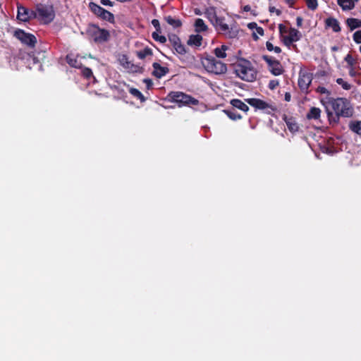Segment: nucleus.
<instances>
[{
  "label": "nucleus",
  "instance_id": "obj_1",
  "mask_svg": "<svg viewBox=\"0 0 361 361\" xmlns=\"http://www.w3.org/2000/svg\"><path fill=\"white\" fill-rule=\"evenodd\" d=\"M326 111L329 118L335 114L337 116L350 117L353 109L349 102L343 98L329 99L325 104Z\"/></svg>",
  "mask_w": 361,
  "mask_h": 361
},
{
  "label": "nucleus",
  "instance_id": "obj_2",
  "mask_svg": "<svg viewBox=\"0 0 361 361\" xmlns=\"http://www.w3.org/2000/svg\"><path fill=\"white\" fill-rule=\"evenodd\" d=\"M37 38L35 35L24 32V54L26 53V63L29 69H32V65H37L40 63L39 55L40 52L32 50L37 44Z\"/></svg>",
  "mask_w": 361,
  "mask_h": 361
},
{
  "label": "nucleus",
  "instance_id": "obj_3",
  "mask_svg": "<svg viewBox=\"0 0 361 361\" xmlns=\"http://www.w3.org/2000/svg\"><path fill=\"white\" fill-rule=\"evenodd\" d=\"M235 71L241 79L245 81L252 82L257 77V71L252 67L251 63L247 60L240 61L235 65Z\"/></svg>",
  "mask_w": 361,
  "mask_h": 361
},
{
  "label": "nucleus",
  "instance_id": "obj_4",
  "mask_svg": "<svg viewBox=\"0 0 361 361\" xmlns=\"http://www.w3.org/2000/svg\"><path fill=\"white\" fill-rule=\"evenodd\" d=\"M202 63L207 71L215 74L224 73L227 70L226 66L224 63L216 61L213 57L204 59Z\"/></svg>",
  "mask_w": 361,
  "mask_h": 361
},
{
  "label": "nucleus",
  "instance_id": "obj_5",
  "mask_svg": "<svg viewBox=\"0 0 361 361\" xmlns=\"http://www.w3.org/2000/svg\"><path fill=\"white\" fill-rule=\"evenodd\" d=\"M89 35L96 42H104L109 37V33L104 29H101L96 25H90L87 29Z\"/></svg>",
  "mask_w": 361,
  "mask_h": 361
},
{
  "label": "nucleus",
  "instance_id": "obj_6",
  "mask_svg": "<svg viewBox=\"0 0 361 361\" xmlns=\"http://www.w3.org/2000/svg\"><path fill=\"white\" fill-rule=\"evenodd\" d=\"M38 13L41 20L44 23H50L55 16L53 7L49 5H42L38 8Z\"/></svg>",
  "mask_w": 361,
  "mask_h": 361
},
{
  "label": "nucleus",
  "instance_id": "obj_7",
  "mask_svg": "<svg viewBox=\"0 0 361 361\" xmlns=\"http://www.w3.org/2000/svg\"><path fill=\"white\" fill-rule=\"evenodd\" d=\"M169 97L172 100L178 103H183L186 104H197V100L180 92H172L169 94Z\"/></svg>",
  "mask_w": 361,
  "mask_h": 361
},
{
  "label": "nucleus",
  "instance_id": "obj_8",
  "mask_svg": "<svg viewBox=\"0 0 361 361\" xmlns=\"http://www.w3.org/2000/svg\"><path fill=\"white\" fill-rule=\"evenodd\" d=\"M216 27H219L221 31L226 32V34L229 38L235 37L238 35V31L233 30V27L229 30L228 25L224 23V18H218L213 24Z\"/></svg>",
  "mask_w": 361,
  "mask_h": 361
},
{
  "label": "nucleus",
  "instance_id": "obj_9",
  "mask_svg": "<svg viewBox=\"0 0 361 361\" xmlns=\"http://www.w3.org/2000/svg\"><path fill=\"white\" fill-rule=\"evenodd\" d=\"M89 6L91 11L97 16L109 21H113L114 16L111 13L106 11L94 3H90Z\"/></svg>",
  "mask_w": 361,
  "mask_h": 361
},
{
  "label": "nucleus",
  "instance_id": "obj_10",
  "mask_svg": "<svg viewBox=\"0 0 361 361\" xmlns=\"http://www.w3.org/2000/svg\"><path fill=\"white\" fill-rule=\"evenodd\" d=\"M312 80V75L306 71H300L298 78V85L302 91H306Z\"/></svg>",
  "mask_w": 361,
  "mask_h": 361
},
{
  "label": "nucleus",
  "instance_id": "obj_11",
  "mask_svg": "<svg viewBox=\"0 0 361 361\" xmlns=\"http://www.w3.org/2000/svg\"><path fill=\"white\" fill-rule=\"evenodd\" d=\"M246 102L252 106L258 109H265L269 107V104L265 102L256 98L247 99Z\"/></svg>",
  "mask_w": 361,
  "mask_h": 361
},
{
  "label": "nucleus",
  "instance_id": "obj_12",
  "mask_svg": "<svg viewBox=\"0 0 361 361\" xmlns=\"http://www.w3.org/2000/svg\"><path fill=\"white\" fill-rule=\"evenodd\" d=\"M153 68H154L153 75L158 78L163 77L169 72L168 68L161 66L158 63H154Z\"/></svg>",
  "mask_w": 361,
  "mask_h": 361
},
{
  "label": "nucleus",
  "instance_id": "obj_13",
  "mask_svg": "<svg viewBox=\"0 0 361 361\" xmlns=\"http://www.w3.org/2000/svg\"><path fill=\"white\" fill-rule=\"evenodd\" d=\"M300 39L299 32L294 28L289 30L288 36L285 37L284 41L286 44H290L293 42H297Z\"/></svg>",
  "mask_w": 361,
  "mask_h": 361
},
{
  "label": "nucleus",
  "instance_id": "obj_14",
  "mask_svg": "<svg viewBox=\"0 0 361 361\" xmlns=\"http://www.w3.org/2000/svg\"><path fill=\"white\" fill-rule=\"evenodd\" d=\"M358 0H337L338 4L343 10H351L355 7V3Z\"/></svg>",
  "mask_w": 361,
  "mask_h": 361
},
{
  "label": "nucleus",
  "instance_id": "obj_15",
  "mask_svg": "<svg viewBox=\"0 0 361 361\" xmlns=\"http://www.w3.org/2000/svg\"><path fill=\"white\" fill-rule=\"evenodd\" d=\"M269 71L274 75H281L283 72V67L278 61L271 64Z\"/></svg>",
  "mask_w": 361,
  "mask_h": 361
},
{
  "label": "nucleus",
  "instance_id": "obj_16",
  "mask_svg": "<svg viewBox=\"0 0 361 361\" xmlns=\"http://www.w3.org/2000/svg\"><path fill=\"white\" fill-rule=\"evenodd\" d=\"M326 26L332 28L334 32H339L341 30V27L339 26L338 22L336 19L333 18H329L326 20Z\"/></svg>",
  "mask_w": 361,
  "mask_h": 361
},
{
  "label": "nucleus",
  "instance_id": "obj_17",
  "mask_svg": "<svg viewBox=\"0 0 361 361\" xmlns=\"http://www.w3.org/2000/svg\"><path fill=\"white\" fill-rule=\"evenodd\" d=\"M202 37L200 35H191L188 40V44L199 47L202 44Z\"/></svg>",
  "mask_w": 361,
  "mask_h": 361
},
{
  "label": "nucleus",
  "instance_id": "obj_18",
  "mask_svg": "<svg viewBox=\"0 0 361 361\" xmlns=\"http://www.w3.org/2000/svg\"><path fill=\"white\" fill-rule=\"evenodd\" d=\"M231 104L233 105V106L245 112L247 111L249 109L248 106L240 99H233L231 100Z\"/></svg>",
  "mask_w": 361,
  "mask_h": 361
},
{
  "label": "nucleus",
  "instance_id": "obj_19",
  "mask_svg": "<svg viewBox=\"0 0 361 361\" xmlns=\"http://www.w3.org/2000/svg\"><path fill=\"white\" fill-rule=\"evenodd\" d=\"M205 14L212 24H214V21L219 18L215 8L213 7L207 8L205 11Z\"/></svg>",
  "mask_w": 361,
  "mask_h": 361
},
{
  "label": "nucleus",
  "instance_id": "obj_20",
  "mask_svg": "<svg viewBox=\"0 0 361 361\" xmlns=\"http://www.w3.org/2000/svg\"><path fill=\"white\" fill-rule=\"evenodd\" d=\"M321 110L317 107H312L307 114L308 119H318L320 116Z\"/></svg>",
  "mask_w": 361,
  "mask_h": 361
},
{
  "label": "nucleus",
  "instance_id": "obj_21",
  "mask_svg": "<svg viewBox=\"0 0 361 361\" xmlns=\"http://www.w3.org/2000/svg\"><path fill=\"white\" fill-rule=\"evenodd\" d=\"M228 47L226 45H222L221 47L216 48L214 49V54L216 57L224 59L226 57V50H228Z\"/></svg>",
  "mask_w": 361,
  "mask_h": 361
},
{
  "label": "nucleus",
  "instance_id": "obj_22",
  "mask_svg": "<svg viewBox=\"0 0 361 361\" xmlns=\"http://www.w3.org/2000/svg\"><path fill=\"white\" fill-rule=\"evenodd\" d=\"M195 27L197 32L205 31L207 29V26L201 18H197L195 20Z\"/></svg>",
  "mask_w": 361,
  "mask_h": 361
},
{
  "label": "nucleus",
  "instance_id": "obj_23",
  "mask_svg": "<svg viewBox=\"0 0 361 361\" xmlns=\"http://www.w3.org/2000/svg\"><path fill=\"white\" fill-rule=\"evenodd\" d=\"M347 24L351 30L361 27V20L357 18H348Z\"/></svg>",
  "mask_w": 361,
  "mask_h": 361
},
{
  "label": "nucleus",
  "instance_id": "obj_24",
  "mask_svg": "<svg viewBox=\"0 0 361 361\" xmlns=\"http://www.w3.org/2000/svg\"><path fill=\"white\" fill-rule=\"evenodd\" d=\"M166 21L173 27H178L181 25V22L178 19L173 18L171 16L165 18Z\"/></svg>",
  "mask_w": 361,
  "mask_h": 361
},
{
  "label": "nucleus",
  "instance_id": "obj_25",
  "mask_svg": "<svg viewBox=\"0 0 361 361\" xmlns=\"http://www.w3.org/2000/svg\"><path fill=\"white\" fill-rule=\"evenodd\" d=\"M350 128L358 135H361V121L352 122Z\"/></svg>",
  "mask_w": 361,
  "mask_h": 361
},
{
  "label": "nucleus",
  "instance_id": "obj_26",
  "mask_svg": "<svg viewBox=\"0 0 361 361\" xmlns=\"http://www.w3.org/2000/svg\"><path fill=\"white\" fill-rule=\"evenodd\" d=\"M152 54V51L149 48H145L144 49L137 52V56L141 59H143L148 56H151Z\"/></svg>",
  "mask_w": 361,
  "mask_h": 361
},
{
  "label": "nucleus",
  "instance_id": "obj_27",
  "mask_svg": "<svg viewBox=\"0 0 361 361\" xmlns=\"http://www.w3.org/2000/svg\"><path fill=\"white\" fill-rule=\"evenodd\" d=\"M129 92L132 95L138 98L141 102H144L145 100L143 94L137 89L132 87L129 90Z\"/></svg>",
  "mask_w": 361,
  "mask_h": 361
},
{
  "label": "nucleus",
  "instance_id": "obj_28",
  "mask_svg": "<svg viewBox=\"0 0 361 361\" xmlns=\"http://www.w3.org/2000/svg\"><path fill=\"white\" fill-rule=\"evenodd\" d=\"M36 16L35 13L33 11H29L24 8V22L29 20Z\"/></svg>",
  "mask_w": 361,
  "mask_h": 361
},
{
  "label": "nucleus",
  "instance_id": "obj_29",
  "mask_svg": "<svg viewBox=\"0 0 361 361\" xmlns=\"http://www.w3.org/2000/svg\"><path fill=\"white\" fill-rule=\"evenodd\" d=\"M267 49L269 51H274L276 53H280L281 51V49L279 47H274L271 42H267L266 44Z\"/></svg>",
  "mask_w": 361,
  "mask_h": 361
},
{
  "label": "nucleus",
  "instance_id": "obj_30",
  "mask_svg": "<svg viewBox=\"0 0 361 361\" xmlns=\"http://www.w3.org/2000/svg\"><path fill=\"white\" fill-rule=\"evenodd\" d=\"M224 113L232 120H237L241 118V116L240 114H236L235 112L228 110H225Z\"/></svg>",
  "mask_w": 361,
  "mask_h": 361
},
{
  "label": "nucleus",
  "instance_id": "obj_31",
  "mask_svg": "<svg viewBox=\"0 0 361 361\" xmlns=\"http://www.w3.org/2000/svg\"><path fill=\"white\" fill-rule=\"evenodd\" d=\"M305 1L310 9L315 10L318 6L317 0H305Z\"/></svg>",
  "mask_w": 361,
  "mask_h": 361
},
{
  "label": "nucleus",
  "instance_id": "obj_32",
  "mask_svg": "<svg viewBox=\"0 0 361 361\" xmlns=\"http://www.w3.org/2000/svg\"><path fill=\"white\" fill-rule=\"evenodd\" d=\"M152 37L154 39L161 43H164L166 42V38L164 36L159 35L157 32H153Z\"/></svg>",
  "mask_w": 361,
  "mask_h": 361
},
{
  "label": "nucleus",
  "instance_id": "obj_33",
  "mask_svg": "<svg viewBox=\"0 0 361 361\" xmlns=\"http://www.w3.org/2000/svg\"><path fill=\"white\" fill-rule=\"evenodd\" d=\"M264 35V30L261 27H257L256 30L253 31L252 36L255 39L259 38V36H262Z\"/></svg>",
  "mask_w": 361,
  "mask_h": 361
},
{
  "label": "nucleus",
  "instance_id": "obj_34",
  "mask_svg": "<svg viewBox=\"0 0 361 361\" xmlns=\"http://www.w3.org/2000/svg\"><path fill=\"white\" fill-rule=\"evenodd\" d=\"M173 48L176 50V51L179 54H185L186 53V49L181 43H179Z\"/></svg>",
  "mask_w": 361,
  "mask_h": 361
},
{
  "label": "nucleus",
  "instance_id": "obj_35",
  "mask_svg": "<svg viewBox=\"0 0 361 361\" xmlns=\"http://www.w3.org/2000/svg\"><path fill=\"white\" fill-rule=\"evenodd\" d=\"M169 41L172 44L173 47L178 45L179 43H180V39L176 35L171 36L169 37Z\"/></svg>",
  "mask_w": 361,
  "mask_h": 361
},
{
  "label": "nucleus",
  "instance_id": "obj_36",
  "mask_svg": "<svg viewBox=\"0 0 361 361\" xmlns=\"http://www.w3.org/2000/svg\"><path fill=\"white\" fill-rule=\"evenodd\" d=\"M13 36L20 41L23 42V30L17 29L13 32Z\"/></svg>",
  "mask_w": 361,
  "mask_h": 361
},
{
  "label": "nucleus",
  "instance_id": "obj_37",
  "mask_svg": "<svg viewBox=\"0 0 361 361\" xmlns=\"http://www.w3.org/2000/svg\"><path fill=\"white\" fill-rule=\"evenodd\" d=\"M336 82L338 84L341 85L343 87V89H350V85L348 82H345L342 78H338Z\"/></svg>",
  "mask_w": 361,
  "mask_h": 361
},
{
  "label": "nucleus",
  "instance_id": "obj_38",
  "mask_svg": "<svg viewBox=\"0 0 361 361\" xmlns=\"http://www.w3.org/2000/svg\"><path fill=\"white\" fill-rule=\"evenodd\" d=\"M353 39L357 44L361 43V30L356 31L353 35Z\"/></svg>",
  "mask_w": 361,
  "mask_h": 361
},
{
  "label": "nucleus",
  "instance_id": "obj_39",
  "mask_svg": "<svg viewBox=\"0 0 361 361\" xmlns=\"http://www.w3.org/2000/svg\"><path fill=\"white\" fill-rule=\"evenodd\" d=\"M279 81L276 80H271L269 83V87L271 89V90H274L275 89L278 85H279Z\"/></svg>",
  "mask_w": 361,
  "mask_h": 361
},
{
  "label": "nucleus",
  "instance_id": "obj_40",
  "mask_svg": "<svg viewBox=\"0 0 361 361\" xmlns=\"http://www.w3.org/2000/svg\"><path fill=\"white\" fill-rule=\"evenodd\" d=\"M287 125L288 126L289 130L291 131H296L298 130V127L297 124L295 123L287 122Z\"/></svg>",
  "mask_w": 361,
  "mask_h": 361
},
{
  "label": "nucleus",
  "instance_id": "obj_41",
  "mask_svg": "<svg viewBox=\"0 0 361 361\" xmlns=\"http://www.w3.org/2000/svg\"><path fill=\"white\" fill-rule=\"evenodd\" d=\"M23 9V6L22 5H18V14H17V18L20 20V21H23V13L20 12V10Z\"/></svg>",
  "mask_w": 361,
  "mask_h": 361
},
{
  "label": "nucleus",
  "instance_id": "obj_42",
  "mask_svg": "<svg viewBox=\"0 0 361 361\" xmlns=\"http://www.w3.org/2000/svg\"><path fill=\"white\" fill-rule=\"evenodd\" d=\"M263 59L264 60L268 63L269 65V68H270L271 66V64L274 62H276V61L275 60H272L270 57L267 56H263Z\"/></svg>",
  "mask_w": 361,
  "mask_h": 361
},
{
  "label": "nucleus",
  "instance_id": "obj_43",
  "mask_svg": "<svg viewBox=\"0 0 361 361\" xmlns=\"http://www.w3.org/2000/svg\"><path fill=\"white\" fill-rule=\"evenodd\" d=\"M82 73H83V75H84L86 78H89L90 76H91V75H92V71H91L90 68H85V69L82 71Z\"/></svg>",
  "mask_w": 361,
  "mask_h": 361
},
{
  "label": "nucleus",
  "instance_id": "obj_44",
  "mask_svg": "<svg viewBox=\"0 0 361 361\" xmlns=\"http://www.w3.org/2000/svg\"><path fill=\"white\" fill-rule=\"evenodd\" d=\"M143 81L146 84L147 87L148 89H149L153 85V82H152V80H150V79H145Z\"/></svg>",
  "mask_w": 361,
  "mask_h": 361
},
{
  "label": "nucleus",
  "instance_id": "obj_45",
  "mask_svg": "<svg viewBox=\"0 0 361 361\" xmlns=\"http://www.w3.org/2000/svg\"><path fill=\"white\" fill-rule=\"evenodd\" d=\"M100 1L104 6H113V3L110 0H100Z\"/></svg>",
  "mask_w": 361,
  "mask_h": 361
},
{
  "label": "nucleus",
  "instance_id": "obj_46",
  "mask_svg": "<svg viewBox=\"0 0 361 361\" xmlns=\"http://www.w3.org/2000/svg\"><path fill=\"white\" fill-rule=\"evenodd\" d=\"M247 27L250 29V30H252L253 31L255 30H256V28L258 27L257 23H250L247 25Z\"/></svg>",
  "mask_w": 361,
  "mask_h": 361
},
{
  "label": "nucleus",
  "instance_id": "obj_47",
  "mask_svg": "<svg viewBox=\"0 0 361 361\" xmlns=\"http://www.w3.org/2000/svg\"><path fill=\"white\" fill-rule=\"evenodd\" d=\"M345 60L350 64V65H352L353 64V59L352 58V56L349 54H348L345 58Z\"/></svg>",
  "mask_w": 361,
  "mask_h": 361
},
{
  "label": "nucleus",
  "instance_id": "obj_48",
  "mask_svg": "<svg viewBox=\"0 0 361 361\" xmlns=\"http://www.w3.org/2000/svg\"><path fill=\"white\" fill-rule=\"evenodd\" d=\"M317 92L322 94L328 93V90L324 87H319L317 88Z\"/></svg>",
  "mask_w": 361,
  "mask_h": 361
},
{
  "label": "nucleus",
  "instance_id": "obj_49",
  "mask_svg": "<svg viewBox=\"0 0 361 361\" xmlns=\"http://www.w3.org/2000/svg\"><path fill=\"white\" fill-rule=\"evenodd\" d=\"M297 25L298 27H300L302 26V18L301 17H298L297 19Z\"/></svg>",
  "mask_w": 361,
  "mask_h": 361
},
{
  "label": "nucleus",
  "instance_id": "obj_50",
  "mask_svg": "<svg viewBox=\"0 0 361 361\" xmlns=\"http://www.w3.org/2000/svg\"><path fill=\"white\" fill-rule=\"evenodd\" d=\"M152 25L155 27H159V22L158 20H153L152 22Z\"/></svg>",
  "mask_w": 361,
  "mask_h": 361
},
{
  "label": "nucleus",
  "instance_id": "obj_51",
  "mask_svg": "<svg viewBox=\"0 0 361 361\" xmlns=\"http://www.w3.org/2000/svg\"><path fill=\"white\" fill-rule=\"evenodd\" d=\"M290 97H290V93L286 92V94H285V99H286V101L289 102L290 100Z\"/></svg>",
  "mask_w": 361,
  "mask_h": 361
},
{
  "label": "nucleus",
  "instance_id": "obj_52",
  "mask_svg": "<svg viewBox=\"0 0 361 361\" xmlns=\"http://www.w3.org/2000/svg\"><path fill=\"white\" fill-rule=\"evenodd\" d=\"M251 9L250 6L249 5H246L243 7V10L245 11H250Z\"/></svg>",
  "mask_w": 361,
  "mask_h": 361
},
{
  "label": "nucleus",
  "instance_id": "obj_53",
  "mask_svg": "<svg viewBox=\"0 0 361 361\" xmlns=\"http://www.w3.org/2000/svg\"><path fill=\"white\" fill-rule=\"evenodd\" d=\"M286 2L290 5H292L294 2V0H285Z\"/></svg>",
  "mask_w": 361,
  "mask_h": 361
},
{
  "label": "nucleus",
  "instance_id": "obj_54",
  "mask_svg": "<svg viewBox=\"0 0 361 361\" xmlns=\"http://www.w3.org/2000/svg\"><path fill=\"white\" fill-rule=\"evenodd\" d=\"M284 28L283 25L280 24L279 25V30H280V32H283V29Z\"/></svg>",
  "mask_w": 361,
  "mask_h": 361
},
{
  "label": "nucleus",
  "instance_id": "obj_55",
  "mask_svg": "<svg viewBox=\"0 0 361 361\" xmlns=\"http://www.w3.org/2000/svg\"><path fill=\"white\" fill-rule=\"evenodd\" d=\"M270 11H274V8H271V9H270Z\"/></svg>",
  "mask_w": 361,
  "mask_h": 361
},
{
  "label": "nucleus",
  "instance_id": "obj_56",
  "mask_svg": "<svg viewBox=\"0 0 361 361\" xmlns=\"http://www.w3.org/2000/svg\"><path fill=\"white\" fill-rule=\"evenodd\" d=\"M270 11H274V8H271V9H270Z\"/></svg>",
  "mask_w": 361,
  "mask_h": 361
},
{
  "label": "nucleus",
  "instance_id": "obj_57",
  "mask_svg": "<svg viewBox=\"0 0 361 361\" xmlns=\"http://www.w3.org/2000/svg\"><path fill=\"white\" fill-rule=\"evenodd\" d=\"M270 11H274V8H271V9H270Z\"/></svg>",
  "mask_w": 361,
  "mask_h": 361
},
{
  "label": "nucleus",
  "instance_id": "obj_58",
  "mask_svg": "<svg viewBox=\"0 0 361 361\" xmlns=\"http://www.w3.org/2000/svg\"><path fill=\"white\" fill-rule=\"evenodd\" d=\"M360 51H361V46H360Z\"/></svg>",
  "mask_w": 361,
  "mask_h": 361
}]
</instances>
